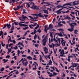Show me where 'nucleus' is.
<instances>
[{"instance_id":"17","label":"nucleus","mask_w":79,"mask_h":79,"mask_svg":"<svg viewBox=\"0 0 79 79\" xmlns=\"http://www.w3.org/2000/svg\"><path fill=\"white\" fill-rule=\"evenodd\" d=\"M27 59H28L29 60H32V57H31L30 56H28L27 57Z\"/></svg>"},{"instance_id":"37","label":"nucleus","mask_w":79,"mask_h":79,"mask_svg":"<svg viewBox=\"0 0 79 79\" xmlns=\"http://www.w3.org/2000/svg\"><path fill=\"white\" fill-rule=\"evenodd\" d=\"M10 55H7V56L6 58H10Z\"/></svg>"},{"instance_id":"62","label":"nucleus","mask_w":79,"mask_h":79,"mask_svg":"<svg viewBox=\"0 0 79 79\" xmlns=\"http://www.w3.org/2000/svg\"><path fill=\"white\" fill-rule=\"evenodd\" d=\"M22 39V37L20 38L17 39V40H20Z\"/></svg>"},{"instance_id":"12","label":"nucleus","mask_w":79,"mask_h":79,"mask_svg":"<svg viewBox=\"0 0 79 79\" xmlns=\"http://www.w3.org/2000/svg\"><path fill=\"white\" fill-rule=\"evenodd\" d=\"M2 45V47H4L5 45V44H3V41L1 42V43L0 44V49H1Z\"/></svg>"},{"instance_id":"58","label":"nucleus","mask_w":79,"mask_h":79,"mask_svg":"<svg viewBox=\"0 0 79 79\" xmlns=\"http://www.w3.org/2000/svg\"><path fill=\"white\" fill-rule=\"evenodd\" d=\"M8 51H9L10 53V52H11V49H10L9 48L8 49Z\"/></svg>"},{"instance_id":"55","label":"nucleus","mask_w":79,"mask_h":79,"mask_svg":"<svg viewBox=\"0 0 79 79\" xmlns=\"http://www.w3.org/2000/svg\"><path fill=\"white\" fill-rule=\"evenodd\" d=\"M62 8L60 9V11H61V10H62L63 9V8H64V6H62Z\"/></svg>"},{"instance_id":"56","label":"nucleus","mask_w":79,"mask_h":79,"mask_svg":"<svg viewBox=\"0 0 79 79\" xmlns=\"http://www.w3.org/2000/svg\"><path fill=\"white\" fill-rule=\"evenodd\" d=\"M17 6V8L18 9V10H19V8H20L19 6Z\"/></svg>"},{"instance_id":"8","label":"nucleus","mask_w":79,"mask_h":79,"mask_svg":"<svg viewBox=\"0 0 79 79\" xmlns=\"http://www.w3.org/2000/svg\"><path fill=\"white\" fill-rule=\"evenodd\" d=\"M63 55H64V50L62 49L60 52V56H63Z\"/></svg>"},{"instance_id":"10","label":"nucleus","mask_w":79,"mask_h":79,"mask_svg":"<svg viewBox=\"0 0 79 79\" xmlns=\"http://www.w3.org/2000/svg\"><path fill=\"white\" fill-rule=\"evenodd\" d=\"M44 52H45V54H47L48 53V49L47 48V47H44Z\"/></svg>"},{"instance_id":"44","label":"nucleus","mask_w":79,"mask_h":79,"mask_svg":"<svg viewBox=\"0 0 79 79\" xmlns=\"http://www.w3.org/2000/svg\"><path fill=\"white\" fill-rule=\"evenodd\" d=\"M27 63H28L27 61L24 64H25V66H27Z\"/></svg>"},{"instance_id":"5","label":"nucleus","mask_w":79,"mask_h":79,"mask_svg":"<svg viewBox=\"0 0 79 79\" xmlns=\"http://www.w3.org/2000/svg\"><path fill=\"white\" fill-rule=\"evenodd\" d=\"M48 37V36L47 35L46 36L44 37V39L42 40L43 45L44 46H45L46 45V43H47V41Z\"/></svg>"},{"instance_id":"16","label":"nucleus","mask_w":79,"mask_h":79,"mask_svg":"<svg viewBox=\"0 0 79 79\" xmlns=\"http://www.w3.org/2000/svg\"><path fill=\"white\" fill-rule=\"evenodd\" d=\"M26 9H23V14H27V12H26Z\"/></svg>"},{"instance_id":"52","label":"nucleus","mask_w":79,"mask_h":79,"mask_svg":"<svg viewBox=\"0 0 79 79\" xmlns=\"http://www.w3.org/2000/svg\"><path fill=\"white\" fill-rule=\"evenodd\" d=\"M28 25H26V24H23V26L24 27H26V26H27Z\"/></svg>"},{"instance_id":"18","label":"nucleus","mask_w":79,"mask_h":79,"mask_svg":"<svg viewBox=\"0 0 79 79\" xmlns=\"http://www.w3.org/2000/svg\"><path fill=\"white\" fill-rule=\"evenodd\" d=\"M2 61H4L3 62V63H6V62H7L8 61V60L6 59V60L5 59H4L2 60Z\"/></svg>"},{"instance_id":"29","label":"nucleus","mask_w":79,"mask_h":79,"mask_svg":"<svg viewBox=\"0 0 79 79\" xmlns=\"http://www.w3.org/2000/svg\"><path fill=\"white\" fill-rule=\"evenodd\" d=\"M14 23L15 26H16V25H18V22H14Z\"/></svg>"},{"instance_id":"7","label":"nucleus","mask_w":79,"mask_h":79,"mask_svg":"<svg viewBox=\"0 0 79 79\" xmlns=\"http://www.w3.org/2000/svg\"><path fill=\"white\" fill-rule=\"evenodd\" d=\"M23 19H26V18H27H27H28L26 17V16H24V15H23L22 17H19V19L20 20V21H23Z\"/></svg>"},{"instance_id":"19","label":"nucleus","mask_w":79,"mask_h":79,"mask_svg":"<svg viewBox=\"0 0 79 79\" xmlns=\"http://www.w3.org/2000/svg\"><path fill=\"white\" fill-rule=\"evenodd\" d=\"M49 28H50V29H52L53 28V25H52V24H50L49 25Z\"/></svg>"},{"instance_id":"31","label":"nucleus","mask_w":79,"mask_h":79,"mask_svg":"<svg viewBox=\"0 0 79 79\" xmlns=\"http://www.w3.org/2000/svg\"><path fill=\"white\" fill-rule=\"evenodd\" d=\"M37 32H39V33H40V32H41V30H40V28H39L37 30Z\"/></svg>"},{"instance_id":"6","label":"nucleus","mask_w":79,"mask_h":79,"mask_svg":"<svg viewBox=\"0 0 79 79\" xmlns=\"http://www.w3.org/2000/svg\"><path fill=\"white\" fill-rule=\"evenodd\" d=\"M42 5H43V4H47V5H43V6H44V7H46V6H49V5H51V4L49 2H42L41 3Z\"/></svg>"},{"instance_id":"32","label":"nucleus","mask_w":79,"mask_h":79,"mask_svg":"<svg viewBox=\"0 0 79 79\" xmlns=\"http://www.w3.org/2000/svg\"><path fill=\"white\" fill-rule=\"evenodd\" d=\"M4 69H5V68L4 67H2V69L1 70V72L3 71H4Z\"/></svg>"},{"instance_id":"51","label":"nucleus","mask_w":79,"mask_h":79,"mask_svg":"<svg viewBox=\"0 0 79 79\" xmlns=\"http://www.w3.org/2000/svg\"><path fill=\"white\" fill-rule=\"evenodd\" d=\"M53 76H56V75L57 74V73H55V72H53Z\"/></svg>"},{"instance_id":"43","label":"nucleus","mask_w":79,"mask_h":79,"mask_svg":"<svg viewBox=\"0 0 79 79\" xmlns=\"http://www.w3.org/2000/svg\"><path fill=\"white\" fill-rule=\"evenodd\" d=\"M32 24H31L29 25V27H30V28H31V29H32V28H33V27H32Z\"/></svg>"},{"instance_id":"2","label":"nucleus","mask_w":79,"mask_h":79,"mask_svg":"<svg viewBox=\"0 0 79 79\" xmlns=\"http://www.w3.org/2000/svg\"><path fill=\"white\" fill-rule=\"evenodd\" d=\"M71 3H73V5L71 4ZM79 4V1H74L72 2H71L69 3H66L64 4L63 6H66V5H70V6H75L76 5H77Z\"/></svg>"},{"instance_id":"60","label":"nucleus","mask_w":79,"mask_h":79,"mask_svg":"<svg viewBox=\"0 0 79 79\" xmlns=\"http://www.w3.org/2000/svg\"><path fill=\"white\" fill-rule=\"evenodd\" d=\"M53 40L54 41H55L56 40V39H55V35H54V36Z\"/></svg>"},{"instance_id":"26","label":"nucleus","mask_w":79,"mask_h":79,"mask_svg":"<svg viewBox=\"0 0 79 79\" xmlns=\"http://www.w3.org/2000/svg\"><path fill=\"white\" fill-rule=\"evenodd\" d=\"M77 32H78V30H75L74 31V34H77Z\"/></svg>"},{"instance_id":"41","label":"nucleus","mask_w":79,"mask_h":79,"mask_svg":"<svg viewBox=\"0 0 79 79\" xmlns=\"http://www.w3.org/2000/svg\"><path fill=\"white\" fill-rule=\"evenodd\" d=\"M61 23V22H60V26H63V25L62 24H60Z\"/></svg>"},{"instance_id":"21","label":"nucleus","mask_w":79,"mask_h":79,"mask_svg":"<svg viewBox=\"0 0 79 79\" xmlns=\"http://www.w3.org/2000/svg\"><path fill=\"white\" fill-rule=\"evenodd\" d=\"M25 4H26L28 6H27L28 8H30V4H29V3L27 2H26Z\"/></svg>"},{"instance_id":"57","label":"nucleus","mask_w":79,"mask_h":79,"mask_svg":"<svg viewBox=\"0 0 79 79\" xmlns=\"http://www.w3.org/2000/svg\"><path fill=\"white\" fill-rule=\"evenodd\" d=\"M8 44H7L6 45V48L7 49H8Z\"/></svg>"},{"instance_id":"9","label":"nucleus","mask_w":79,"mask_h":79,"mask_svg":"<svg viewBox=\"0 0 79 79\" xmlns=\"http://www.w3.org/2000/svg\"><path fill=\"white\" fill-rule=\"evenodd\" d=\"M1 35H2L1 37L3 39V32L2 31H0V39Z\"/></svg>"},{"instance_id":"47","label":"nucleus","mask_w":79,"mask_h":79,"mask_svg":"<svg viewBox=\"0 0 79 79\" xmlns=\"http://www.w3.org/2000/svg\"><path fill=\"white\" fill-rule=\"evenodd\" d=\"M12 42L14 44H16V41H15V40H12Z\"/></svg>"},{"instance_id":"64","label":"nucleus","mask_w":79,"mask_h":79,"mask_svg":"<svg viewBox=\"0 0 79 79\" xmlns=\"http://www.w3.org/2000/svg\"><path fill=\"white\" fill-rule=\"evenodd\" d=\"M20 45H22V46H23V47H24V45L22 43H20Z\"/></svg>"},{"instance_id":"30","label":"nucleus","mask_w":79,"mask_h":79,"mask_svg":"<svg viewBox=\"0 0 79 79\" xmlns=\"http://www.w3.org/2000/svg\"><path fill=\"white\" fill-rule=\"evenodd\" d=\"M13 48L14 49V50H16V49H18V46H17L16 45H15V47Z\"/></svg>"},{"instance_id":"40","label":"nucleus","mask_w":79,"mask_h":79,"mask_svg":"<svg viewBox=\"0 0 79 79\" xmlns=\"http://www.w3.org/2000/svg\"><path fill=\"white\" fill-rule=\"evenodd\" d=\"M58 25L57 26V27H59L60 26V18L58 19Z\"/></svg>"},{"instance_id":"59","label":"nucleus","mask_w":79,"mask_h":79,"mask_svg":"<svg viewBox=\"0 0 79 79\" xmlns=\"http://www.w3.org/2000/svg\"><path fill=\"white\" fill-rule=\"evenodd\" d=\"M75 63H74L72 65V68H74V65H75Z\"/></svg>"},{"instance_id":"50","label":"nucleus","mask_w":79,"mask_h":79,"mask_svg":"<svg viewBox=\"0 0 79 79\" xmlns=\"http://www.w3.org/2000/svg\"><path fill=\"white\" fill-rule=\"evenodd\" d=\"M13 45V44L12 43H10V44L9 45V47H11V45Z\"/></svg>"},{"instance_id":"13","label":"nucleus","mask_w":79,"mask_h":79,"mask_svg":"<svg viewBox=\"0 0 79 79\" xmlns=\"http://www.w3.org/2000/svg\"><path fill=\"white\" fill-rule=\"evenodd\" d=\"M63 13V14H64V13H69V10H67V11H65V12H64V11H60V14H61V13Z\"/></svg>"},{"instance_id":"45","label":"nucleus","mask_w":79,"mask_h":79,"mask_svg":"<svg viewBox=\"0 0 79 79\" xmlns=\"http://www.w3.org/2000/svg\"><path fill=\"white\" fill-rule=\"evenodd\" d=\"M36 32H37V31H36V30H35V29H34V34H35V33H36Z\"/></svg>"},{"instance_id":"42","label":"nucleus","mask_w":79,"mask_h":79,"mask_svg":"<svg viewBox=\"0 0 79 79\" xmlns=\"http://www.w3.org/2000/svg\"><path fill=\"white\" fill-rule=\"evenodd\" d=\"M38 45H39V44H35V47H37V48H38Z\"/></svg>"},{"instance_id":"20","label":"nucleus","mask_w":79,"mask_h":79,"mask_svg":"<svg viewBox=\"0 0 79 79\" xmlns=\"http://www.w3.org/2000/svg\"><path fill=\"white\" fill-rule=\"evenodd\" d=\"M50 35L52 39H53V32H50Z\"/></svg>"},{"instance_id":"35","label":"nucleus","mask_w":79,"mask_h":79,"mask_svg":"<svg viewBox=\"0 0 79 79\" xmlns=\"http://www.w3.org/2000/svg\"><path fill=\"white\" fill-rule=\"evenodd\" d=\"M56 13H57V14H60V9L59 10H56Z\"/></svg>"},{"instance_id":"4","label":"nucleus","mask_w":79,"mask_h":79,"mask_svg":"<svg viewBox=\"0 0 79 79\" xmlns=\"http://www.w3.org/2000/svg\"><path fill=\"white\" fill-rule=\"evenodd\" d=\"M15 25V23H13L12 24V28L11 27V25L10 24V23H7L6 24V26L7 27V28L8 29H10V27H11L10 30L11 31H12V30H14V28L15 27H14V25Z\"/></svg>"},{"instance_id":"28","label":"nucleus","mask_w":79,"mask_h":79,"mask_svg":"<svg viewBox=\"0 0 79 79\" xmlns=\"http://www.w3.org/2000/svg\"><path fill=\"white\" fill-rule=\"evenodd\" d=\"M39 15H40V14H33V16H37H37H39Z\"/></svg>"},{"instance_id":"46","label":"nucleus","mask_w":79,"mask_h":79,"mask_svg":"<svg viewBox=\"0 0 79 79\" xmlns=\"http://www.w3.org/2000/svg\"><path fill=\"white\" fill-rule=\"evenodd\" d=\"M50 43L48 44V45H49L50 47V48H52V47H53V46H52V45L51 44V45H50Z\"/></svg>"},{"instance_id":"22","label":"nucleus","mask_w":79,"mask_h":79,"mask_svg":"<svg viewBox=\"0 0 79 79\" xmlns=\"http://www.w3.org/2000/svg\"><path fill=\"white\" fill-rule=\"evenodd\" d=\"M11 1L13 3L12 4V5H13L14 3H15V2H17V1L15 0H11Z\"/></svg>"},{"instance_id":"63","label":"nucleus","mask_w":79,"mask_h":79,"mask_svg":"<svg viewBox=\"0 0 79 79\" xmlns=\"http://www.w3.org/2000/svg\"><path fill=\"white\" fill-rule=\"evenodd\" d=\"M12 30H11V31L9 32V33L10 34H11V33H13V31H12Z\"/></svg>"},{"instance_id":"53","label":"nucleus","mask_w":79,"mask_h":79,"mask_svg":"<svg viewBox=\"0 0 79 79\" xmlns=\"http://www.w3.org/2000/svg\"><path fill=\"white\" fill-rule=\"evenodd\" d=\"M27 50L28 53H30V52H31V51H30V49H27Z\"/></svg>"},{"instance_id":"39","label":"nucleus","mask_w":79,"mask_h":79,"mask_svg":"<svg viewBox=\"0 0 79 79\" xmlns=\"http://www.w3.org/2000/svg\"><path fill=\"white\" fill-rule=\"evenodd\" d=\"M40 61H42V56H41V55H40Z\"/></svg>"},{"instance_id":"25","label":"nucleus","mask_w":79,"mask_h":79,"mask_svg":"<svg viewBox=\"0 0 79 79\" xmlns=\"http://www.w3.org/2000/svg\"><path fill=\"white\" fill-rule=\"evenodd\" d=\"M18 24L20 27H22L23 26V24H22V23H18Z\"/></svg>"},{"instance_id":"15","label":"nucleus","mask_w":79,"mask_h":79,"mask_svg":"<svg viewBox=\"0 0 79 79\" xmlns=\"http://www.w3.org/2000/svg\"><path fill=\"white\" fill-rule=\"evenodd\" d=\"M43 11L44 13H46V14H48V10H47L44 9L43 10Z\"/></svg>"},{"instance_id":"14","label":"nucleus","mask_w":79,"mask_h":79,"mask_svg":"<svg viewBox=\"0 0 79 79\" xmlns=\"http://www.w3.org/2000/svg\"><path fill=\"white\" fill-rule=\"evenodd\" d=\"M39 14L40 15H39V17L40 18V17H41L42 18H44V15H42V13H39Z\"/></svg>"},{"instance_id":"3","label":"nucleus","mask_w":79,"mask_h":79,"mask_svg":"<svg viewBox=\"0 0 79 79\" xmlns=\"http://www.w3.org/2000/svg\"><path fill=\"white\" fill-rule=\"evenodd\" d=\"M30 3L31 5H32V6L30 7L32 9V10H39L40 6H35V4L32 2H31Z\"/></svg>"},{"instance_id":"36","label":"nucleus","mask_w":79,"mask_h":79,"mask_svg":"<svg viewBox=\"0 0 79 79\" xmlns=\"http://www.w3.org/2000/svg\"><path fill=\"white\" fill-rule=\"evenodd\" d=\"M60 1H58L56 3H55V5H58V3H59Z\"/></svg>"},{"instance_id":"11","label":"nucleus","mask_w":79,"mask_h":79,"mask_svg":"<svg viewBox=\"0 0 79 79\" xmlns=\"http://www.w3.org/2000/svg\"><path fill=\"white\" fill-rule=\"evenodd\" d=\"M64 19H68L69 20L71 19V18L69 16V15H67L66 17L64 18Z\"/></svg>"},{"instance_id":"24","label":"nucleus","mask_w":79,"mask_h":79,"mask_svg":"<svg viewBox=\"0 0 79 79\" xmlns=\"http://www.w3.org/2000/svg\"><path fill=\"white\" fill-rule=\"evenodd\" d=\"M49 65H51V64H52V60H50L49 61Z\"/></svg>"},{"instance_id":"49","label":"nucleus","mask_w":79,"mask_h":79,"mask_svg":"<svg viewBox=\"0 0 79 79\" xmlns=\"http://www.w3.org/2000/svg\"><path fill=\"white\" fill-rule=\"evenodd\" d=\"M6 24L4 27H3L2 29H4L5 28H6Z\"/></svg>"},{"instance_id":"54","label":"nucleus","mask_w":79,"mask_h":79,"mask_svg":"<svg viewBox=\"0 0 79 79\" xmlns=\"http://www.w3.org/2000/svg\"><path fill=\"white\" fill-rule=\"evenodd\" d=\"M13 10H14L15 11H17V10H18V9L17 8H13Z\"/></svg>"},{"instance_id":"23","label":"nucleus","mask_w":79,"mask_h":79,"mask_svg":"<svg viewBox=\"0 0 79 79\" xmlns=\"http://www.w3.org/2000/svg\"><path fill=\"white\" fill-rule=\"evenodd\" d=\"M34 66H35V68H33V70H36V69H37V68H36V67H37V65H35V64H34Z\"/></svg>"},{"instance_id":"48","label":"nucleus","mask_w":79,"mask_h":79,"mask_svg":"<svg viewBox=\"0 0 79 79\" xmlns=\"http://www.w3.org/2000/svg\"><path fill=\"white\" fill-rule=\"evenodd\" d=\"M44 15L45 18H47V17L48 16V15H45V14H44Z\"/></svg>"},{"instance_id":"27","label":"nucleus","mask_w":79,"mask_h":79,"mask_svg":"<svg viewBox=\"0 0 79 79\" xmlns=\"http://www.w3.org/2000/svg\"><path fill=\"white\" fill-rule=\"evenodd\" d=\"M60 31H61V32L62 33H63V31H64V30H63L62 28H60Z\"/></svg>"},{"instance_id":"38","label":"nucleus","mask_w":79,"mask_h":79,"mask_svg":"<svg viewBox=\"0 0 79 79\" xmlns=\"http://www.w3.org/2000/svg\"><path fill=\"white\" fill-rule=\"evenodd\" d=\"M60 37H63V35L61 32H60Z\"/></svg>"},{"instance_id":"61","label":"nucleus","mask_w":79,"mask_h":79,"mask_svg":"<svg viewBox=\"0 0 79 79\" xmlns=\"http://www.w3.org/2000/svg\"><path fill=\"white\" fill-rule=\"evenodd\" d=\"M44 31L46 32V33H47V31H48V30L47 29H44Z\"/></svg>"},{"instance_id":"1","label":"nucleus","mask_w":79,"mask_h":79,"mask_svg":"<svg viewBox=\"0 0 79 79\" xmlns=\"http://www.w3.org/2000/svg\"><path fill=\"white\" fill-rule=\"evenodd\" d=\"M69 24L71 27L70 29L69 28L68 29V31H69L70 32H72L74 31V26H77V23L76 22L72 23H69Z\"/></svg>"},{"instance_id":"34","label":"nucleus","mask_w":79,"mask_h":79,"mask_svg":"<svg viewBox=\"0 0 79 79\" xmlns=\"http://www.w3.org/2000/svg\"><path fill=\"white\" fill-rule=\"evenodd\" d=\"M28 28H29V27H25V28H23V30H26V29H28Z\"/></svg>"},{"instance_id":"33","label":"nucleus","mask_w":79,"mask_h":79,"mask_svg":"<svg viewBox=\"0 0 79 79\" xmlns=\"http://www.w3.org/2000/svg\"><path fill=\"white\" fill-rule=\"evenodd\" d=\"M66 44V41H64L62 43V45L63 46H65V44Z\"/></svg>"}]
</instances>
